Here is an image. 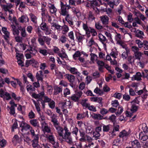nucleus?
<instances>
[{
	"instance_id": "nucleus-1",
	"label": "nucleus",
	"mask_w": 148,
	"mask_h": 148,
	"mask_svg": "<svg viewBox=\"0 0 148 148\" xmlns=\"http://www.w3.org/2000/svg\"><path fill=\"white\" fill-rule=\"evenodd\" d=\"M55 128L60 136L62 137V138L65 140L69 144H71L72 143V138L71 136V133L69 131L66 126H64L63 128L59 125Z\"/></svg>"
},
{
	"instance_id": "nucleus-2",
	"label": "nucleus",
	"mask_w": 148,
	"mask_h": 148,
	"mask_svg": "<svg viewBox=\"0 0 148 148\" xmlns=\"http://www.w3.org/2000/svg\"><path fill=\"white\" fill-rule=\"evenodd\" d=\"M19 125L20 127L21 128V130L22 132H23L24 130L27 131L28 130L30 129V128H32V127H31L29 125L23 121L21 122Z\"/></svg>"
},
{
	"instance_id": "nucleus-3",
	"label": "nucleus",
	"mask_w": 148,
	"mask_h": 148,
	"mask_svg": "<svg viewBox=\"0 0 148 148\" xmlns=\"http://www.w3.org/2000/svg\"><path fill=\"white\" fill-rule=\"evenodd\" d=\"M148 136L147 135H143L141 136V140L143 143V147L144 148L148 147Z\"/></svg>"
},
{
	"instance_id": "nucleus-4",
	"label": "nucleus",
	"mask_w": 148,
	"mask_h": 148,
	"mask_svg": "<svg viewBox=\"0 0 148 148\" xmlns=\"http://www.w3.org/2000/svg\"><path fill=\"white\" fill-rule=\"evenodd\" d=\"M120 2V0H112V1H108L107 4L110 7L113 8L114 6H117Z\"/></svg>"
},
{
	"instance_id": "nucleus-5",
	"label": "nucleus",
	"mask_w": 148,
	"mask_h": 148,
	"mask_svg": "<svg viewBox=\"0 0 148 148\" xmlns=\"http://www.w3.org/2000/svg\"><path fill=\"white\" fill-rule=\"evenodd\" d=\"M46 136L47 139L52 144L54 145L55 144L56 142L55 141V137L53 135L52 133H51L50 134H46Z\"/></svg>"
},
{
	"instance_id": "nucleus-6",
	"label": "nucleus",
	"mask_w": 148,
	"mask_h": 148,
	"mask_svg": "<svg viewBox=\"0 0 148 148\" xmlns=\"http://www.w3.org/2000/svg\"><path fill=\"white\" fill-rule=\"evenodd\" d=\"M44 100L42 99V101H41L42 108L43 109L45 108V103H49L52 100L50 98H49L48 96L45 95L44 97Z\"/></svg>"
},
{
	"instance_id": "nucleus-7",
	"label": "nucleus",
	"mask_w": 148,
	"mask_h": 148,
	"mask_svg": "<svg viewBox=\"0 0 148 148\" xmlns=\"http://www.w3.org/2000/svg\"><path fill=\"white\" fill-rule=\"evenodd\" d=\"M131 103L132 105L131 106L130 110L132 112H135L137 111L138 108V106H137L135 103H136V100H134Z\"/></svg>"
},
{
	"instance_id": "nucleus-8",
	"label": "nucleus",
	"mask_w": 148,
	"mask_h": 148,
	"mask_svg": "<svg viewBox=\"0 0 148 148\" xmlns=\"http://www.w3.org/2000/svg\"><path fill=\"white\" fill-rule=\"evenodd\" d=\"M91 117L94 120H100L105 119V118H103V116L101 115L100 114H96L94 113H93L91 115Z\"/></svg>"
},
{
	"instance_id": "nucleus-9",
	"label": "nucleus",
	"mask_w": 148,
	"mask_h": 148,
	"mask_svg": "<svg viewBox=\"0 0 148 148\" xmlns=\"http://www.w3.org/2000/svg\"><path fill=\"white\" fill-rule=\"evenodd\" d=\"M132 147L134 148H140L141 145L137 140H135L131 142Z\"/></svg>"
},
{
	"instance_id": "nucleus-10",
	"label": "nucleus",
	"mask_w": 148,
	"mask_h": 148,
	"mask_svg": "<svg viewBox=\"0 0 148 148\" xmlns=\"http://www.w3.org/2000/svg\"><path fill=\"white\" fill-rule=\"evenodd\" d=\"M71 9L73 14L76 15L77 17L78 18L80 16L81 13L80 10L78 8L73 7L71 8Z\"/></svg>"
},
{
	"instance_id": "nucleus-11",
	"label": "nucleus",
	"mask_w": 148,
	"mask_h": 148,
	"mask_svg": "<svg viewBox=\"0 0 148 148\" xmlns=\"http://www.w3.org/2000/svg\"><path fill=\"white\" fill-rule=\"evenodd\" d=\"M39 73L37 72L36 75V77L37 80L40 81L42 82L43 81V77L44 75L43 74L42 71L40 70L39 71Z\"/></svg>"
},
{
	"instance_id": "nucleus-12",
	"label": "nucleus",
	"mask_w": 148,
	"mask_h": 148,
	"mask_svg": "<svg viewBox=\"0 0 148 148\" xmlns=\"http://www.w3.org/2000/svg\"><path fill=\"white\" fill-rule=\"evenodd\" d=\"M101 20L103 25H106L108 24L109 18L106 15L101 16L100 17Z\"/></svg>"
},
{
	"instance_id": "nucleus-13",
	"label": "nucleus",
	"mask_w": 148,
	"mask_h": 148,
	"mask_svg": "<svg viewBox=\"0 0 148 148\" xmlns=\"http://www.w3.org/2000/svg\"><path fill=\"white\" fill-rule=\"evenodd\" d=\"M21 141V140L17 135L14 136L12 139V142L14 145H16L17 143H19Z\"/></svg>"
},
{
	"instance_id": "nucleus-14",
	"label": "nucleus",
	"mask_w": 148,
	"mask_h": 148,
	"mask_svg": "<svg viewBox=\"0 0 148 148\" xmlns=\"http://www.w3.org/2000/svg\"><path fill=\"white\" fill-rule=\"evenodd\" d=\"M19 21L21 23H25L29 21V18L26 16L22 15L21 17L19 18Z\"/></svg>"
},
{
	"instance_id": "nucleus-15",
	"label": "nucleus",
	"mask_w": 148,
	"mask_h": 148,
	"mask_svg": "<svg viewBox=\"0 0 148 148\" xmlns=\"http://www.w3.org/2000/svg\"><path fill=\"white\" fill-rule=\"evenodd\" d=\"M82 35L79 33L75 34L76 38L77 40V42L78 43H82L83 40L85 39L83 36H82Z\"/></svg>"
},
{
	"instance_id": "nucleus-16",
	"label": "nucleus",
	"mask_w": 148,
	"mask_h": 148,
	"mask_svg": "<svg viewBox=\"0 0 148 148\" xmlns=\"http://www.w3.org/2000/svg\"><path fill=\"white\" fill-rule=\"evenodd\" d=\"M141 73L139 72H138L136 73L135 75H133V77H132V80H137L139 81L141 80Z\"/></svg>"
},
{
	"instance_id": "nucleus-17",
	"label": "nucleus",
	"mask_w": 148,
	"mask_h": 148,
	"mask_svg": "<svg viewBox=\"0 0 148 148\" xmlns=\"http://www.w3.org/2000/svg\"><path fill=\"white\" fill-rule=\"evenodd\" d=\"M32 100L35 105L36 109L38 113L40 114V104L38 102L37 103L36 101L33 99H32Z\"/></svg>"
},
{
	"instance_id": "nucleus-18",
	"label": "nucleus",
	"mask_w": 148,
	"mask_h": 148,
	"mask_svg": "<svg viewBox=\"0 0 148 148\" xmlns=\"http://www.w3.org/2000/svg\"><path fill=\"white\" fill-rule=\"evenodd\" d=\"M65 76L67 78L70 83H73L74 82L75 79L74 76L69 74H66Z\"/></svg>"
},
{
	"instance_id": "nucleus-19",
	"label": "nucleus",
	"mask_w": 148,
	"mask_h": 148,
	"mask_svg": "<svg viewBox=\"0 0 148 148\" xmlns=\"http://www.w3.org/2000/svg\"><path fill=\"white\" fill-rule=\"evenodd\" d=\"M92 138L90 136L87 135L85 138H80V141L82 142H88V143H91L92 140Z\"/></svg>"
},
{
	"instance_id": "nucleus-20",
	"label": "nucleus",
	"mask_w": 148,
	"mask_h": 148,
	"mask_svg": "<svg viewBox=\"0 0 148 148\" xmlns=\"http://www.w3.org/2000/svg\"><path fill=\"white\" fill-rule=\"evenodd\" d=\"M135 36L140 38H143V35H144V32L139 30L137 29L136 32Z\"/></svg>"
},
{
	"instance_id": "nucleus-21",
	"label": "nucleus",
	"mask_w": 148,
	"mask_h": 148,
	"mask_svg": "<svg viewBox=\"0 0 148 148\" xmlns=\"http://www.w3.org/2000/svg\"><path fill=\"white\" fill-rule=\"evenodd\" d=\"M26 51H29V53L33 55H35L37 52V50L32 47L30 46L29 48Z\"/></svg>"
},
{
	"instance_id": "nucleus-22",
	"label": "nucleus",
	"mask_w": 148,
	"mask_h": 148,
	"mask_svg": "<svg viewBox=\"0 0 148 148\" xmlns=\"http://www.w3.org/2000/svg\"><path fill=\"white\" fill-rule=\"evenodd\" d=\"M62 108L64 109L67 108V106H69V108H70V106H71V103L70 101H68L67 102H63L62 103Z\"/></svg>"
},
{
	"instance_id": "nucleus-23",
	"label": "nucleus",
	"mask_w": 148,
	"mask_h": 148,
	"mask_svg": "<svg viewBox=\"0 0 148 148\" xmlns=\"http://www.w3.org/2000/svg\"><path fill=\"white\" fill-rule=\"evenodd\" d=\"M62 91V87L60 86L57 87L54 89V94L55 95H57L61 92Z\"/></svg>"
},
{
	"instance_id": "nucleus-24",
	"label": "nucleus",
	"mask_w": 148,
	"mask_h": 148,
	"mask_svg": "<svg viewBox=\"0 0 148 148\" xmlns=\"http://www.w3.org/2000/svg\"><path fill=\"white\" fill-rule=\"evenodd\" d=\"M42 21H43V18H42ZM40 29L43 31L45 30V29H47V28L48 27V26L47 25V24L43 21L40 25Z\"/></svg>"
},
{
	"instance_id": "nucleus-25",
	"label": "nucleus",
	"mask_w": 148,
	"mask_h": 148,
	"mask_svg": "<svg viewBox=\"0 0 148 148\" xmlns=\"http://www.w3.org/2000/svg\"><path fill=\"white\" fill-rule=\"evenodd\" d=\"M51 121L53 123L55 127L59 125V123L57 119L53 116L51 118Z\"/></svg>"
},
{
	"instance_id": "nucleus-26",
	"label": "nucleus",
	"mask_w": 148,
	"mask_h": 148,
	"mask_svg": "<svg viewBox=\"0 0 148 148\" xmlns=\"http://www.w3.org/2000/svg\"><path fill=\"white\" fill-rule=\"evenodd\" d=\"M92 4L95 6H99L101 5H102L103 3L101 0H95L93 1Z\"/></svg>"
},
{
	"instance_id": "nucleus-27",
	"label": "nucleus",
	"mask_w": 148,
	"mask_h": 148,
	"mask_svg": "<svg viewBox=\"0 0 148 148\" xmlns=\"http://www.w3.org/2000/svg\"><path fill=\"white\" fill-rule=\"evenodd\" d=\"M116 117L114 114H112L108 118V119L110 121L112 122L113 124H115L116 121Z\"/></svg>"
},
{
	"instance_id": "nucleus-28",
	"label": "nucleus",
	"mask_w": 148,
	"mask_h": 148,
	"mask_svg": "<svg viewBox=\"0 0 148 148\" xmlns=\"http://www.w3.org/2000/svg\"><path fill=\"white\" fill-rule=\"evenodd\" d=\"M65 20L67 21L70 25H73V22L72 18L70 17L69 15H68L65 18Z\"/></svg>"
},
{
	"instance_id": "nucleus-29",
	"label": "nucleus",
	"mask_w": 148,
	"mask_h": 148,
	"mask_svg": "<svg viewBox=\"0 0 148 148\" xmlns=\"http://www.w3.org/2000/svg\"><path fill=\"white\" fill-rule=\"evenodd\" d=\"M42 37L44 39V42H45L48 45H50L51 38L47 36H43Z\"/></svg>"
},
{
	"instance_id": "nucleus-30",
	"label": "nucleus",
	"mask_w": 148,
	"mask_h": 148,
	"mask_svg": "<svg viewBox=\"0 0 148 148\" xmlns=\"http://www.w3.org/2000/svg\"><path fill=\"white\" fill-rule=\"evenodd\" d=\"M99 40L102 43H103V42H105L106 41H107L106 37L101 34H100L99 35Z\"/></svg>"
},
{
	"instance_id": "nucleus-31",
	"label": "nucleus",
	"mask_w": 148,
	"mask_h": 148,
	"mask_svg": "<svg viewBox=\"0 0 148 148\" xmlns=\"http://www.w3.org/2000/svg\"><path fill=\"white\" fill-rule=\"evenodd\" d=\"M70 72L73 74H77L79 72H78L77 70L74 67H70L68 69Z\"/></svg>"
},
{
	"instance_id": "nucleus-32",
	"label": "nucleus",
	"mask_w": 148,
	"mask_h": 148,
	"mask_svg": "<svg viewBox=\"0 0 148 148\" xmlns=\"http://www.w3.org/2000/svg\"><path fill=\"white\" fill-rule=\"evenodd\" d=\"M43 131L44 132H47L48 133L51 134L52 133L51 132V128L49 127L48 125H45L43 129Z\"/></svg>"
},
{
	"instance_id": "nucleus-33",
	"label": "nucleus",
	"mask_w": 148,
	"mask_h": 148,
	"mask_svg": "<svg viewBox=\"0 0 148 148\" xmlns=\"http://www.w3.org/2000/svg\"><path fill=\"white\" fill-rule=\"evenodd\" d=\"M29 123L34 127L38 126V122L36 119L30 120L29 121Z\"/></svg>"
},
{
	"instance_id": "nucleus-34",
	"label": "nucleus",
	"mask_w": 148,
	"mask_h": 148,
	"mask_svg": "<svg viewBox=\"0 0 148 148\" xmlns=\"http://www.w3.org/2000/svg\"><path fill=\"white\" fill-rule=\"evenodd\" d=\"M88 100L86 99H85L82 100L81 102V104L83 107H85L86 108L88 107V106L89 105V103H87L86 101Z\"/></svg>"
},
{
	"instance_id": "nucleus-35",
	"label": "nucleus",
	"mask_w": 148,
	"mask_h": 148,
	"mask_svg": "<svg viewBox=\"0 0 148 148\" xmlns=\"http://www.w3.org/2000/svg\"><path fill=\"white\" fill-rule=\"evenodd\" d=\"M3 98L4 100H8L11 99V97L10 94L8 92H6L5 93L4 95V97H3Z\"/></svg>"
},
{
	"instance_id": "nucleus-36",
	"label": "nucleus",
	"mask_w": 148,
	"mask_h": 148,
	"mask_svg": "<svg viewBox=\"0 0 148 148\" xmlns=\"http://www.w3.org/2000/svg\"><path fill=\"white\" fill-rule=\"evenodd\" d=\"M29 16L32 21L35 23H36L37 19L36 17L32 13H30L29 14Z\"/></svg>"
},
{
	"instance_id": "nucleus-37",
	"label": "nucleus",
	"mask_w": 148,
	"mask_h": 148,
	"mask_svg": "<svg viewBox=\"0 0 148 148\" xmlns=\"http://www.w3.org/2000/svg\"><path fill=\"white\" fill-rule=\"evenodd\" d=\"M110 125H104L103 127V130L104 132H108L110 130Z\"/></svg>"
},
{
	"instance_id": "nucleus-38",
	"label": "nucleus",
	"mask_w": 148,
	"mask_h": 148,
	"mask_svg": "<svg viewBox=\"0 0 148 148\" xmlns=\"http://www.w3.org/2000/svg\"><path fill=\"white\" fill-rule=\"evenodd\" d=\"M48 105L50 108L51 109L54 108L55 107V102L53 100H51L49 103Z\"/></svg>"
},
{
	"instance_id": "nucleus-39",
	"label": "nucleus",
	"mask_w": 148,
	"mask_h": 148,
	"mask_svg": "<svg viewBox=\"0 0 148 148\" xmlns=\"http://www.w3.org/2000/svg\"><path fill=\"white\" fill-rule=\"evenodd\" d=\"M71 99L75 102H78L79 99L76 95L73 94L71 97Z\"/></svg>"
},
{
	"instance_id": "nucleus-40",
	"label": "nucleus",
	"mask_w": 148,
	"mask_h": 148,
	"mask_svg": "<svg viewBox=\"0 0 148 148\" xmlns=\"http://www.w3.org/2000/svg\"><path fill=\"white\" fill-rule=\"evenodd\" d=\"M88 18L89 20L93 21L95 19L94 17V14H93L91 11H90L88 14Z\"/></svg>"
},
{
	"instance_id": "nucleus-41",
	"label": "nucleus",
	"mask_w": 148,
	"mask_h": 148,
	"mask_svg": "<svg viewBox=\"0 0 148 148\" xmlns=\"http://www.w3.org/2000/svg\"><path fill=\"white\" fill-rule=\"evenodd\" d=\"M119 125H115V124H113V130L112 132V134L115 131H119Z\"/></svg>"
},
{
	"instance_id": "nucleus-42",
	"label": "nucleus",
	"mask_w": 148,
	"mask_h": 148,
	"mask_svg": "<svg viewBox=\"0 0 148 148\" xmlns=\"http://www.w3.org/2000/svg\"><path fill=\"white\" fill-rule=\"evenodd\" d=\"M4 34H5V35L4 37V39L7 42H9V40L8 39L9 38V32H8L7 31Z\"/></svg>"
},
{
	"instance_id": "nucleus-43",
	"label": "nucleus",
	"mask_w": 148,
	"mask_h": 148,
	"mask_svg": "<svg viewBox=\"0 0 148 148\" xmlns=\"http://www.w3.org/2000/svg\"><path fill=\"white\" fill-rule=\"evenodd\" d=\"M128 134L124 130L120 133L119 136L120 138H123L124 136H127Z\"/></svg>"
},
{
	"instance_id": "nucleus-44",
	"label": "nucleus",
	"mask_w": 148,
	"mask_h": 148,
	"mask_svg": "<svg viewBox=\"0 0 148 148\" xmlns=\"http://www.w3.org/2000/svg\"><path fill=\"white\" fill-rule=\"evenodd\" d=\"M111 105L112 106L116 108L119 106V103L117 100H115L112 101Z\"/></svg>"
},
{
	"instance_id": "nucleus-45",
	"label": "nucleus",
	"mask_w": 148,
	"mask_h": 148,
	"mask_svg": "<svg viewBox=\"0 0 148 148\" xmlns=\"http://www.w3.org/2000/svg\"><path fill=\"white\" fill-rule=\"evenodd\" d=\"M63 30L62 31V33L63 34H65L69 30V27L65 25L63 27Z\"/></svg>"
},
{
	"instance_id": "nucleus-46",
	"label": "nucleus",
	"mask_w": 148,
	"mask_h": 148,
	"mask_svg": "<svg viewBox=\"0 0 148 148\" xmlns=\"http://www.w3.org/2000/svg\"><path fill=\"white\" fill-rule=\"evenodd\" d=\"M16 56L18 60H22L24 57L23 54L18 53H16Z\"/></svg>"
},
{
	"instance_id": "nucleus-47",
	"label": "nucleus",
	"mask_w": 148,
	"mask_h": 148,
	"mask_svg": "<svg viewBox=\"0 0 148 148\" xmlns=\"http://www.w3.org/2000/svg\"><path fill=\"white\" fill-rule=\"evenodd\" d=\"M32 145L34 148H35L38 145V141L34 140H33L31 141Z\"/></svg>"
},
{
	"instance_id": "nucleus-48",
	"label": "nucleus",
	"mask_w": 148,
	"mask_h": 148,
	"mask_svg": "<svg viewBox=\"0 0 148 148\" xmlns=\"http://www.w3.org/2000/svg\"><path fill=\"white\" fill-rule=\"evenodd\" d=\"M104 12H106V14L108 15L110 17L112 12V10L110 8H106L105 9Z\"/></svg>"
},
{
	"instance_id": "nucleus-49",
	"label": "nucleus",
	"mask_w": 148,
	"mask_h": 148,
	"mask_svg": "<svg viewBox=\"0 0 148 148\" xmlns=\"http://www.w3.org/2000/svg\"><path fill=\"white\" fill-rule=\"evenodd\" d=\"M43 31H44L45 34L46 35H49L51 34L52 30L49 28V27Z\"/></svg>"
},
{
	"instance_id": "nucleus-50",
	"label": "nucleus",
	"mask_w": 148,
	"mask_h": 148,
	"mask_svg": "<svg viewBox=\"0 0 148 148\" xmlns=\"http://www.w3.org/2000/svg\"><path fill=\"white\" fill-rule=\"evenodd\" d=\"M135 54L136 59L140 60L142 55L141 53L140 52H136L135 53Z\"/></svg>"
},
{
	"instance_id": "nucleus-51",
	"label": "nucleus",
	"mask_w": 148,
	"mask_h": 148,
	"mask_svg": "<svg viewBox=\"0 0 148 148\" xmlns=\"http://www.w3.org/2000/svg\"><path fill=\"white\" fill-rule=\"evenodd\" d=\"M38 41L40 44L41 46H43L45 45L43 37L42 38L41 37L38 38Z\"/></svg>"
},
{
	"instance_id": "nucleus-52",
	"label": "nucleus",
	"mask_w": 148,
	"mask_h": 148,
	"mask_svg": "<svg viewBox=\"0 0 148 148\" xmlns=\"http://www.w3.org/2000/svg\"><path fill=\"white\" fill-rule=\"evenodd\" d=\"M81 54L79 51H77L73 55V58L75 59L76 58L80 57Z\"/></svg>"
},
{
	"instance_id": "nucleus-53",
	"label": "nucleus",
	"mask_w": 148,
	"mask_h": 148,
	"mask_svg": "<svg viewBox=\"0 0 148 148\" xmlns=\"http://www.w3.org/2000/svg\"><path fill=\"white\" fill-rule=\"evenodd\" d=\"M28 116L29 119H34L35 117V114L32 110H31L28 114Z\"/></svg>"
},
{
	"instance_id": "nucleus-54",
	"label": "nucleus",
	"mask_w": 148,
	"mask_h": 148,
	"mask_svg": "<svg viewBox=\"0 0 148 148\" xmlns=\"http://www.w3.org/2000/svg\"><path fill=\"white\" fill-rule=\"evenodd\" d=\"M21 36L23 37H25L27 36V34L25 28L23 27V29H21Z\"/></svg>"
},
{
	"instance_id": "nucleus-55",
	"label": "nucleus",
	"mask_w": 148,
	"mask_h": 148,
	"mask_svg": "<svg viewBox=\"0 0 148 148\" xmlns=\"http://www.w3.org/2000/svg\"><path fill=\"white\" fill-rule=\"evenodd\" d=\"M32 63L31 64L34 67H36L38 66V62L35 60L34 59H32Z\"/></svg>"
},
{
	"instance_id": "nucleus-56",
	"label": "nucleus",
	"mask_w": 148,
	"mask_h": 148,
	"mask_svg": "<svg viewBox=\"0 0 148 148\" xmlns=\"http://www.w3.org/2000/svg\"><path fill=\"white\" fill-rule=\"evenodd\" d=\"M39 52L41 53L44 56H46L47 54V51L46 50V49H42L40 48L39 49Z\"/></svg>"
},
{
	"instance_id": "nucleus-57",
	"label": "nucleus",
	"mask_w": 148,
	"mask_h": 148,
	"mask_svg": "<svg viewBox=\"0 0 148 148\" xmlns=\"http://www.w3.org/2000/svg\"><path fill=\"white\" fill-rule=\"evenodd\" d=\"M110 55L112 56V57L116 58V56L118 55V52L117 51L115 52L113 51L112 49V52L110 53Z\"/></svg>"
},
{
	"instance_id": "nucleus-58",
	"label": "nucleus",
	"mask_w": 148,
	"mask_h": 148,
	"mask_svg": "<svg viewBox=\"0 0 148 148\" xmlns=\"http://www.w3.org/2000/svg\"><path fill=\"white\" fill-rule=\"evenodd\" d=\"M88 109L94 112L96 111L97 110L96 108L93 106H90V104L89 103V105L88 106V107H87Z\"/></svg>"
},
{
	"instance_id": "nucleus-59",
	"label": "nucleus",
	"mask_w": 148,
	"mask_h": 148,
	"mask_svg": "<svg viewBox=\"0 0 148 148\" xmlns=\"http://www.w3.org/2000/svg\"><path fill=\"white\" fill-rule=\"evenodd\" d=\"M10 114L12 115L15 116L14 115L15 114V109L14 107L11 106L10 108Z\"/></svg>"
},
{
	"instance_id": "nucleus-60",
	"label": "nucleus",
	"mask_w": 148,
	"mask_h": 148,
	"mask_svg": "<svg viewBox=\"0 0 148 148\" xmlns=\"http://www.w3.org/2000/svg\"><path fill=\"white\" fill-rule=\"evenodd\" d=\"M79 132L80 134V136L82 137L81 138H85L87 135L85 134V132L82 130H79Z\"/></svg>"
},
{
	"instance_id": "nucleus-61",
	"label": "nucleus",
	"mask_w": 148,
	"mask_h": 148,
	"mask_svg": "<svg viewBox=\"0 0 148 148\" xmlns=\"http://www.w3.org/2000/svg\"><path fill=\"white\" fill-rule=\"evenodd\" d=\"M129 51L126 50V52H123L121 54L122 57L124 59H126L128 56Z\"/></svg>"
},
{
	"instance_id": "nucleus-62",
	"label": "nucleus",
	"mask_w": 148,
	"mask_h": 148,
	"mask_svg": "<svg viewBox=\"0 0 148 148\" xmlns=\"http://www.w3.org/2000/svg\"><path fill=\"white\" fill-rule=\"evenodd\" d=\"M59 55L60 57L62 59H63L64 58H66L67 57V56L64 52H63L62 53H60L59 54Z\"/></svg>"
},
{
	"instance_id": "nucleus-63",
	"label": "nucleus",
	"mask_w": 148,
	"mask_h": 148,
	"mask_svg": "<svg viewBox=\"0 0 148 148\" xmlns=\"http://www.w3.org/2000/svg\"><path fill=\"white\" fill-rule=\"evenodd\" d=\"M108 112V111L104 108H102L100 111V113L103 115L107 114Z\"/></svg>"
},
{
	"instance_id": "nucleus-64",
	"label": "nucleus",
	"mask_w": 148,
	"mask_h": 148,
	"mask_svg": "<svg viewBox=\"0 0 148 148\" xmlns=\"http://www.w3.org/2000/svg\"><path fill=\"white\" fill-rule=\"evenodd\" d=\"M11 7L10 5H3V8L4 10L5 11L7 12L11 8Z\"/></svg>"
}]
</instances>
